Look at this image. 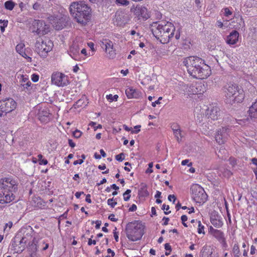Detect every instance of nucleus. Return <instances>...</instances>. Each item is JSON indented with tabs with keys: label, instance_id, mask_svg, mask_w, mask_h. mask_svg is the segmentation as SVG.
<instances>
[{
	"label": "nucleus",
	"instance_id": "f257e3e1",
	"mask_svg": "<svg viewBox=\"0 0 257 257\" xmlns=\"http://www.w3.org/2000/svg\"><path fill=\"white\" fill-rule=\"evenodd\" d=\"M183 64L186 67L188 73L196 79H206L211 73L210 66L199 57L191 56L186 58Z\"/></svg>",
	"mask_w": 257,
	"mask_h": 257
},
{
	"label": "nucleus",
	"instance_id": "f03ea898",
	"mask_svg": "<svg viewBox=\"0 0 257 257\" xmlns=\"http://www.w3.org/2000/svg\"><path fill=\"white\" fill-rule=\"evenodd\" d=\"M154 36L163 44L169 43L175 35V27L168 21L155 23L152 26Z\"/></svg>",
	"mask_w": 257,
	"mask_h": 257
},
{
	"label": "nucleus",
	"instance_id": "7ed1b4c3",
	"mask_svg": "<svg viewBox=\"0 0 257 257\" xmlns=\"http://www.w3.org/2000/svg\"><path fill=\"white\" fill-rule=\"evenodd\" d=\"M69 11L73 19L79 24L85 25L91 19V9L84 2H73Z\"/></svg>",
	"mask_w": 257,
	"mask_h": 257
},
{
	"label": "nucleus",
	"instance_id": "20e7f679",
	"mask_svg": "<svg viewBox=\"0 0 257 257\" xmlns=\"http://www.w3.org/2000/svg\"><path fill=\"white\" fill-rule=\"evenodd\" d=\"M140 223L135 221L127 224L126 227V235L128 239L132 241H136L142 237L144 229Z\"/></svg>",
	"mask_w": 257,
	"mask_h": 257
},
{
	"label": "nucleus",
	"instance_id": "39448f33",
	"mask_svg": "<svg viewBox=\"0 0 257 257\" xmlns=\"http://www.w3.org/2000/svg\"><path fill=\"white\" fill-rule=\"evenodd\" d=\"M53 46V42L46 38H39L37 40L35 45L36 52L43 58L48 56V53L52 50Z\"/></svg>",
	"mask_w": 257,
	"mask_h": 257
},
{
	"label": "nucleus",
	"instance_id": "423d86ee",
	"mask_svg": "<svg viewBox=\"0 0 257 257\" xmlns=\"http://www.w3.org/2000/svg\"><path fill=\"white\" fill-rule=\"evenodd\" d=\"M190 195L192 199L200 205L204 204L208 199V195L204 188L198 184H193L191 186Z\"/></svg>",
	"mask_w": 257,
	"mask_h": 257
},
{
	"label": "nucleus",
	"instance_id": "0eeeda50",
	"mask_svg": "<svg viewBox=\"0 0 257 257\" xmlns=\"http://www.w3.org/2000/svg\"><path fill=\"white\" fill-rule=\"evenodd\" d=\"M17 106V102L11 98L0 100V117L14 110Z\"/></svg>",
	"mask_w": 257,
	"mask_h": 257
},
{
	"label": "nucleus",
	"instance_id": "6e6552de",
	"mask_svg": "<svg viewBox=\"0 0 257 257\" xmlns=\"http://www.w3.org/2000/svg\"><path fill=\"white\" fill-rule=\"evenodd\" d=\"M51 82L53 84L58 87H64L69 84V78L63 73L54 72L51 75Z\"/></svg>",
	"mask_w": 257,
	"mask_h": 257
},
{
	"label": "nucleus",
	"instance_id": "1a4fd4ad",
	"mask_svg": "<svg viewBox=\"0 0 257 257\" xmlns=\"http://www.w3.org/2000/svg\"><path fill=\"white\" fill-rule=\"evenodd\" d=\"M0 189L1 190H18V182L12 176L1 178Z\"/></svg>",
	"mask_w": 257,
	"mask_h": 257
},
{
	"label": "nucleus",
	"instance_id": "9d476101",
	"mask_svg": "<svg viewBox=\"0 0 257 257\" xmlns=\"http://www.w3.org/2000/svg\"><path fill=\"white\" fill-rule=\"evenodd\" d=\"M18 190H2L0 192V204H5L14 201L16 199L15 193Z\"/></svg>",
	"mask_w": 257,
	"mask_h": 257
},
{
	"label": "nucleus",
	"instance_id": "9b49d317",
	"mask_svg": "<svg viewBox=\"0 0 257 257\" xmlns=\"http://www.w3.org/2000/svg\"><path fill=\"white\" fill-rule=\"evenodd\" d=\"M26 240L25 237H22L21 239L16 237L12 240L11 244V250L14 253H21L25 248Z\"/></svg>",
	"mask_w": 257,
	"mask_h": 257
},
{
	"label": "nucleus",
	"instance_id": "f8f14e48",
	"mask_svg": "<svg viewBox=\"0 0 257 257\" xmlns=\"http://www.w3.org/2000/svg\"><path fill=\"white\" fill-rule=\"evenodd\" d=\"M206 115L211 120H217L220 116V110L216 105H210L206 111Z\"/></svg>",
	"mask_w": 257,
	"mask_h": 257
},
{
	"label": "nucleus",
	"instance_id": "ddd939ff",
	"mask_svg": "<svg viewBox=\"0 0 257 257\" xmlns=\"http://www.w3.org/2000/svg\"><path fill=\"white\" fill-rule=\"evenodd\" d=\"M186 90L189 94H198L203 93L205 88L202 83H195L187 86Z\"/></svg>",
	"mask_w": 257,
	"mask_h": 257
},
{
	"label": "nucleus",
	"instance_id": "4468645a",
	"mask_svg": "<svg viewBox=\"0 0 257 257\" xmlns=\"http://www.w3.org/2000/svg\"><path fill=\"white\" fill-rule=\"evenodd\" d=\"M245 97V94L243 89L241 86H239L236 92L233 94V96L231 97L227 101V102L230 104L233 103H240L243 101Z\"/></svg>",
	"mask_w": 257,
	"mask_h": 257
},
{
	"label": "nucleus",
	"instance_id": "2eb2a0df",
	"mask_svg": "<svg viewBox=\"0 0 257 257\" xmlns=\"http://www.w3.org/2000/svg\"><path fill=\"white\" fill-rule=\"evenodd\" d=\"M51 113L47 107H41L38 113V119L42 123H46L51 119Z\"/></svg>",
	"mask_w": 257,
	"mask_h": 257
},
{
	"label": "nucleus",
	"instance_id": "dca6fc26",
	"mask_svg": "<svg viewBox=\"0 0 257 257\" xmlns=\"http://www.w3.org/2000/svg\"><path fill=\"white\" fill-rule=\"evenodd\" d=\"M239 86L236 84L229 83L223 87V93L227 102L231 97L233 96V94L236 92Z\"/></svg>",
	"mask_w": 257,
	"mask_h": 257
},
{
	"label": "nucleus",
	"instance_id": "f3484780",
	"mask_svg": "<svg viewBox=\"0 0 257 257\" xmlns=\"http://www.w3.org/2000/svg\"><path fill=\"white\" fill-rule=\"evenodd\" d=\"M209 231L222 244L223 247H226L227 246L226 239L222 231L214 229L211 226L209 227Z\"/></svg>",
	"mask_w": 257,
	"mask_h": 257
},
{
	"label": "nucleus",
	"instance_id": "a211bd4d",
	"mask_svg": "<svg viewBox=\"0 0 257 257\" xmlns=\"http://www.w3.org/2000/svg\"><path fill=\"white\" fill-rule=\"evenodd\" d=\"M228 136L227 128L222 127L219 128L215 135V140L220 145L223 144Z\"/></svg>",
	"mask_w": 257,
	"mask_h": 257
},
{
	"label": "nucleus",
	"instance_id": "6ab92c4d",
	"mask_svg": "<svg viewBox=\"0 0 257 257\" xmlns=\"http://www.w3.org/2000/svg\"><path fill=\"white\" fill-rule=\"evenodd\" d=\"M33 26L34 28L33 30V32L36 33L38 35H44L46 34V25L43 21L41 20H35Z\"/></svg>",
	"mask_w": 257,
	"mask_h": 257
},
{
	"label": "nucleus",
	"instance_id": "aec40b11",
	"mask_svg": "<svg viewBox=\"0 0 257 257\" xmlns=\"http://www.w3.org/2000/svg\"><path fill=\"white\" fill-rule=\"evenodd\" d=\"M102 47L105 49V52L108 54V57L110 59H113L115 56V52L113 50V46L112 42L109 40L105 39L102 42Z\"/></svg>",
	"mask_w": 257,
	"mask_h": 257
},
{
	"label": "nucleus",
	"instance_id": "412c9836",
	"mask_svg": "<svg viewBox=\"0 0 257 257\" xmlns=\"http://www.w3.org/2000/svg\"><path fill=\"white\" fill-rule=\"evenodd\" d=\"M210 220L211 224L216 228H221L223 225L222 217L216 211L211 213Z\"/></svg>",
	"mask_w": 257,
	"mask_h": 257
},
{
	"label": "nucleus",
	"instance_id": "4be33fe9",
	"mask_svg": "<svg viewBox=\"0 0 257 257\" xmlns=\"http://www.w3.org/2000/svg\"><path fill=\"white\" fill-rule=\"evenodd\" d=\"M125 94L128 99H139L142 96V93L133 87H128L125 89Z\"/></svg>",
	"mask_w": 257,
	"mask_h": 257
},
{
	"label": "nucleus",
	"instance_id": "5701e85b",
	"mask_svg": "<svg viewBox=\"0 0 257 257\" xmlns=\"http://www.w3.org/2000/svg\"><path fill=\"white\" fill-rule=\"evenodd\" d=\"M134 13L139 19H147L149 18L148 9L145 7L137 6L135 9Z\"/></svg>",
	"mask_w": 257,
	"mask_h": 257
},
{
	"label": "nucleus",
	"instance_id": "b1692460",
	"mask_svg": "<svg viewBox=\"0 0 257 257\" xmlns=\"http://www.w3.org/2000/svg\"><path fill=\"white\" fill-rule=\"evenodd\" d=\"M49 21L53 25L56 30H61L63 28L62 18H58L55 16H50L48 18Z\"/></svg>",
	"mask_w": 257,
	"mask_h": 257
},
{
	"label": "nucleus",
	"instance_id": "393cba45",
	"mask_svg": "<svg viewBox=\"0 0 257 257\" xmlns=\"http://www.w3.org/2000/svg\"><path fill=\"white\" fill-rule=\"evenodd\" d=\"M25 49V44L22 42L19 43L16 47L17 52L25 58L27 62H31L32 61V58L26 54Z\"/></svg>",
	"mask_w": 257,
	"mask_h": 257
},
{
	"label": "nucleus",
	"instance_id": "a878e982",
	"mask_svg": "<svg viewBox=\"0 0 257 257\" xmlns=\"http://www.w3.org/2000/svg\"><path fill=\"white\" fill-rule=\"evenodd\" d=\"M20 82L21 86L23 87L24 90L29 91L31 89L32 83L29 80V76L27 75H22Z\"/></svg>",
	"mask_w": 257,
	"mask_h": 257
},
{
	"label": "nucleus",
	"instance_id": "bb28decb",
	"mask_svg": "<svg viewBox=\"0 0 257 257\" xmlns=\"http://www.w3.org/2000/svg\"><path fill=\"white\" fill-rule=\"evenodd\" d=\"M238 32L236 30H233L227 36L226 43L229 45H234L238 42Z\"/></svg>",
	"mask_w": 257,
	"mask_h": 257
},
{
	"label": "nucleus",
	"instance_id": "cd10ccee",
	"mask_svg": "<svg viewBox=\"0 0 257 257\" xmlns=\"http://www.w3.org/2000/svg\"><path fill=\"white\" fill-rule=\"evenodd\" d=\"M70 56L76 61H81L80 59V49L78 46L73 45L69 50Z\"/></svg>",
	"mask_w": 257,
	"mask_h": 257
},
{
	"label": "nucleus",
	"instance_id": "c85d7f7f",
	"mask_svg": "<svg viewBox=\"0 0 257 257\" xmlns=\"http://www.w3.org/2000/svg\"><path fill=\"white\" fill-rule=\"evenodd\" d=\"M248 115L251 118H257V100L253 102L247 111Z\"/></svg>",
	"mask_w": 257,
	"mask_h": 257
},
{
	"label": "nucleus",
	"instance_id": "c756f323",
	"mask_svg": "<svg viewBox=\"0 0 257 257\" xmlns=\"http://www.w3.org/2000/svg\"><path fill=\"white\" fill-rule=\"evenodd\" d=\"M139 195L141 197H147L149 195V193L147 190V186L144 183L141 184L140 188L139 190Z\"/></svg>",
	"mask_w": 257,
	"mask_h": 257
},
{
	"label": "nucleus",
	"instance_id": "7c9ffc66",
	"mask_svg": "<svg viewBox=\"0 0 257 257\" xmlns=\"http://www.w3.org/2000/svg\"><path fill=\"white\" fill-rule=\"evenodd\" d=\"M232 253L234 257H239L241 255V251L239 248V245L237 243L234 244L232 249Z\"/></svg>",
	"mask_w": 257,
	"mask_h": 257
},
{
	"label": "nucleus",
	"instance_id": "2f4dec72",
	"mask_svg": "<svg viewBox=\"0 0 257 257\" xmlns=\"http://www.w3.org/2000/svg\"><path fill=\"white\" fill-rule=\"evenodd\" d=\"M91 55L90 52H87L85 48H83L82 50H80V59H81V61L84 60Z\"/></svg>",
	"mask_w": 257,
	"mask_h": 257
},
{
	"label": "nucleus",
	"instance_id": "473e14b6",
	"mask_svg": "<svg viewBox=\"0 0 257 257\" xmlns=\"http://www.w3.org/2000/svg\"><path fill=\"white\" fill-rule=\"evenodd\" d=\"M212 252L207 247H203L201 251V257H211Z\"/></svg>",
	"mask_w": 257,
	"mask_h": 257
},
{
	"label": "nucleus",
	"instance_id": "72a5a7b5",
	"mask_svg": "<svg viewBox=\"0 0 257 257\" xmlns=\"http://www.w3.org/2000/svg\"><path fill=\"white\" fill-rule=\"evenodd\" d=\"M15 3L11 1H8L5 3V7L7 10L12 11L14 9L15 7Z\"/></svg>",
	"mask_w": 257,
	"mask_h": 257
},
{
	"label": "nucleus",
	"instance_id": "f704fd0d",
	"mask_svg": "<svg viewBox=\"0 0 257 257\" xmlns=\"http://www.w3.org/2000/svg\"><path fill=\"white\" fill-rule=\"evenodd\" d=\"M115 1L117 6H127L130 4L128 0H115Z\"/></svg>",
	"mask_w": 257,
	"mask_h": 257
},
{
	"label": "nucleus",
	"instance_id": "c9c22d12",
	"mask_svg": "<svg viewBox=\"0 0 257 257\" xmlns=\"http://www.w3.org/2000/svg\"><path fill=\"white\" fill-rule=\"evenodd\" d=\"M107 204L111 208H114L115 205L117 204L116 199H114L113 198L108 199L107 200Z\"/></svg>",
	"mask_w": 257,
	"mask_h": 257
},
{
	"label": "nucleus",
	"instance_id": "e433bc0d",
	"mask_svg": "<svg viewBox=\"0 0 257 257\" xmlns=\"http://www.w3.org/2000/svg\"><path fill=\"white\" fill-rule=\"evenodd\" d=\"M198 228H197V232L199 234H204V226L202 224L200 221H198Z\"/></svg>",
	"mask_w": 257,
	"mask_h": 257
},
{
	"label": "nucleus",
	"instance_id": "4c0bfd02",
	"mask_svg": "<svg viewBox=\"0 0 257 257\" xmlns=\"http://www.w3.org/2000/svg\"><path fill=\"white\" fill-rule=\"evenodd\" d=\"M131 193V190L130 189H127L123 194V199L125 201H127L130 199Z\"/></svg>",
	"mask_w": 257,
	"mask_h": 257
},
{
	"label": "nucleus",
	"instance_id": "58836bf2",
	"mask_svg": "<svg viewBox=\"0 0 257 257\" xmlns=\"http://www.w3.org/2000/svg\"><path fill=\"white\" fill-rule=\"evenodd\" d=\"M118 98V96L116 94L113 95L111 94L106 95V98L107 100H109L110 102H112L113 101H117Z\"/></svg>",
	"mask_w": 257,
	"mask_h": 257
},
{
	"label": "nucleus",
	"instance_id": "ea45409f",
	"mask_svg": "<svg viewBox=\"0 0 257 257\" xmlns=\"http://www.w3.org/2000/svg\"><path fill=\"white\" fill-rule=\"evenodd\" d=\"M174 135L176 138L177 141L178 142H180L181 141L182 138L181 130H179L177 131L174 132Z\"/></svg>",
	"mask_w": 257,
	"mask_h": 257
},
{
	"label": "nucleus",
	"instance_id": "a19ab883",
	"mask_svg": "<svg viewBox=\"0 0 257 257\" xmlns=\"http://www.w3.org/2000/svg\"><path fill=\"white\" fill-rule=\"evenodd\" d=\"M82 133L78 130H76L73 133V136L74 138L78 139L82 136Z\"/></svg>",
	"mask_w": 257,
	"mask_h": 257
},
{
	"label": "nucleus",
	"instance_id": "79ce46f5",
	"mask_svg": "<svg viewBox=\"0 0 257 257\" xmlns=\"http://www.w3.org/2000/svg\"><path fill=\"white\" fill-rule=\"evenodd\" d=\"M96 124V122L93 121H91L89 123V125L93 127L94 128V131L97 130V129H101L102 128V125L101 124H98L97 126H95V125Z\"/></svg>",
	"mask_w": 257,
	"mask_h": 257
},
{
	"label": "nucleus",
	"instance_id": "37998d69",
	"mask_svg": "<svg viewBox=\"0 0 257 257\" xmlns=\"http://www.w3.org/2000/svg\"><path fill=\"white\" fill-rule=\"evenodd\" d=\"M162 209L164 210L165 214H169L171 212V211L169 210L170 207L168 205L163 204Z\"/></svg>",
	"mask_w": 257,
	"mask_h": 257
},
{
	"label": "nucleus",
	"instance_id": "c03bdc74",
	"mask_svg": "<svg viewBox=\"0 0 257 257\" xmlns=\"http://www.w3.org/2000/svg\"><path fill=\"white\" fill-rule=\"evenodd\" d=\"M181 221H182V223L183 224V225L187 227L188 226V225H187V224L185 223V222L188 219V217L187 216V215H183L181 217Z\"/></svg>",
	"mask_w": 257,
	"mask_h": 257
},
{
	"label": "nucleus",
	"instance_id": "a18cd8bd",
	"mask_svg": "<svg viewBox=\"0 0 257 257\" xmlns=\"http://www.w3.org/2000/svg\"><path fill=\"white\" fill-rule=\"evenodd\" d=\"M171 128L173 133L180 130L179 125L177 123H174L171 125Z\"/></svg>",
	"mask_w": 257,
	"mask_h": 257
},
{
	"label": "nucleus",
	"instance_id": "49530a36",
	"mask_svg": "<svg viewBox=\"0 0 257 257\" xmlns=\"http://www.w3.org/2000/svg\"><path fill=\"white\" fill-rule=\"evenodd\" d=\"M115 159L119 162H121L124 159L123 153H120L115 156Z\"/></svg>",
	"mask_w": 257,
	"mask_h": 257
},
{
	"label": "nucleus",
	"instance_id": "de8ad7c7",
	"mask_svg": "<svg viewBox=\"0 0 257 257\" xmlns=\"http://www.w3.org/2000/svg\"><path fill=\"white\" fill-rule=\"evenodd\" d=\"M39 79V76L36 74H33L32 75L31 79L34 82H36L38 81Z\"/></svg>",
	"mask_w": 257,
	"mask_h": 257
},
{
	"label": "nucleus",
	"instance_id": "09e8293b",
	"mask_svg": "<svg viewBox=\"0 0 257 257\" xmlns=\"http://www.w3.org/2000/svg\"><path fill=\"white\" fill-rule=\"evenodd\" d=\"M224 15L226 17H228L231 15H232V13L228 8H225L224 9Z\"/></svg>",
	"mask_w": 257,
	"mask_h": 257
},
{
	"label": "nucleus",
	"instance_id": "8fccbe9b",
	"mask_svg": "<svg viewBox=\"0 0 257 257\" xmlns=\"http://www.w3.org/2000/svg\"><path fill=\"white\" fill-rule=\"evenodd\" d=\"M141 126L140 125H136L135 126V130L134 131H132V134H138L139 133L141 130H140V128H141Z\"/></svg>",
	"mask_w": 257,
	"mask_h": 257
},
{
	"label": "nucleus",
	"instance_id": "3c124183",
	"mask_svg": "<svg viewBox=\"0 0 257 257\" xmlns=\"http://www.w3.org/2000/svg\"><path fill=\"white\" fill-rule=\"evenodd\" d=\"M189 160H187V159L184 160L182 161L181 165L183 166L188 165V166H191L192 165V163L190 162L189 163Z\"/></svg>",
	"mask_w": 257,
	"mask_h": 257
},
{
	"label": "nucleus",
	"instance_id": "603ef678",
	"mask_svg": "<svg viewBox=\"0 0 257 257\" xmlns=\"http://www.w3.org/2000/svg\"><path fill=\"white\" fill-rule=\"evenodd\" d=\"M116 228L115 227V229L113 230V236H114V238L115 240V241L116 242H118V232L116 231Z\"/></svg>",
	"mask_w": 257,
	"mask_h": 257
},
{
	"label": "nucleus",
	"instance_id": "864d4df0",
	"mask_svg": "<svg viewBox=\"0 0 257 257\" xmlns=\"http://www.w3.org/2000/svg\"><path fill=\"white\" fill-rule=\"evenodd\" d=\"M153 166V164L152 162L149 164V168L146 170L147 173H151L153 172L152 167Z\"/></svg>",
	"mask_w": 257,
	"mask_h": 257
},
{
	"label": "nucleus",
	"instance_id": "5fc2aeb1",
	"mask_svg": "<svg viewBox=\"0 0 257 257\" xmlns=\"http://www.w3.org/2000/svg\"><path fill=\"white\" fill-rule=\"evenodd\" d=\"M168 199L170 201H172L173 203H175L176 197L174 195H169Z\"/></svg>",
	"mask_w": 257,
	"mask_h": 257
},
{
	"label": "nucleus",
	"instance_id": "6e6d98bb",
	"mask_svg": "<svg viewBox=\"0 0 257 257\" xmlns=\"http://www.w3.org/2000/svg\"><path fill=\"white\" fill-rule=\"evenodd\" d=\"M108 219L112 221L116 222L117 221V219L115 218V215L113 214H111L108 216Z\"/></svg>",
	"mask_w": 257,
	"mask_h": 257
},
{
	"label": "nucleus",
	"instance_id": "4d7b16f0",
	"mask_svg": "<svg viewBox=\"0 0 257 257\" xmlns=\"http://www.w3.org/2000/svg\"><path fill=\"white\" fill-rule=\"evenodd\" d=\"M137 209V206L136 204H133L132 205V206L130 207L129 208V211H132V212H133V211H136Z\"/></svg>",
	"mask_w": 257,
	"mask_h": 257
},
{
	"label": "nucleus",
	"instance_id": "13d9d810",
	"mask_svg": "<svg viewBox=\"0 0 257 257\" xmlns=\"http://www.w3.org/2000/svg\"><path fill=\"white\" fill-rule=\"evenodd\" d=\"M256 250V249L255 248V247L253 245H251L250 251V254L253 255V254H255Z\"/></svg>",
	"mask_w": 257,
	"mask_h": 257
},
{
	"label": "nucleus",
	"instance_id": "bf43d9fd",
	"mask_svg": "<svg viewBox=\"0 0 257 257\" xmlns=\"http://www.w3.org/2000/svg\"><path fill=\"white\" fill-rule=\"evenodd\" d=\"M163 220L164 221V222L163 223V225H167L168 224L169 218L167 217H164L163 218Z\"/></svg>",
	"mask_w": 257,
	"mask_h": 257
},
{
	"label": "nucleus",
	"instance_id": "052dcab7",
	"mask_svg": "<svg viewBox=\"0 0 257 257\" xmlns=\"http://www.w3.org/2000/svg\"><path fill=\"white\" fill-rule=\"evenodd\" d=\"M96 243L95 240H92L91 238H89L88 241V245H91L92 244L95 245Z\"/></svg>",
	"mask_w": 257,
	"mask_h": 257
},
{
	"label": "nucleus",
	"instance_id": "680f3d73",
	"mask_svg": "<svg viewBox=\"0 0 257 257\" xmlns=\"http://www.w3.org/2000/svg\"><path fill=\"white\" fill-rule=\"evenodd\" d=\"M68 144L69 146L72 148H74L76 146L75 143H74L71 139L68 140Z\"/></svg>",
	"mask_w": 257,
	"mask_h": 257
},
{
	"label": "nucleus",
	"instance_id": "e2e57ef3",
	"mask_svg": "<svg viewBox=\"0 0 257 257\" xmlns=\"http://www.w3.org/2000/svg\"><path fill=\"white\" fill-rule=\"evenodd\" d=\"M40 5L38 3H35L33 6V8L35 10H38L40 9Z\"/></svg>",
	"mask_w": 257,
	"mask_h": 257
},
{
	"label": "nucleus",
	"instance_id": "0e129e2a",
	"mask_svg": "<svg viewBox=\"0 0 257 257\" xmlns=\"http://www.w3.org/2000/svg\"><path fill=\"white\" fill-rule=\"evenodd\" d=\"M83 163V159H79L73 162V164L74 165H76L77 164H81Z\"/></svg>",
	"mask_w": 257,
	"mask_h": 257
},
{
	"label": "nucleus",
	"instance_id": "69168bd1",
	"mask_svg": "<svg viewBox=\"0 0 257 257\" xmlns=\"http://www.w3.org/2000/svg\"><path fill=\"white\" fill-rule=\"evenodd\" d=\"M165 248L166 250L170 251V252L172 250L171 246L169 243H166L165 244Z\"/></svg>",
	"mask_w": 257,
	"mask_h": 257
},
{
	"label": "nucleus",
	"instance_id": "338daca9",
	"mask_svg": "<svg viewBox=\"0 0 257 257\" xmlns=\"http://www.w3.org/2000/svg\"><path fill=\"white\" fill-rule=\"evenodd\" d=\"M95 228L96 229H99L100 227V225L101 224V221L100 220H97L95 222Z\"/></svg>",
	"mask_w": 257,
	"mask_h": 257
},
{
	"label": "nucleus",
	"instance_id": "774afa93",
	"mask_svg": "<svg viewBox=\"0 0 257 257\" xmlns=\"http://www.w3.org/2000/svg\"><path fill=\"white\" fill-rule=\"evenodd\" d=\"M107 252L108 254H110L111 256L112 257H113V256H114L115 255V252L112 250H111V249H110V248H108L107 249Z\"/></svg>",
	"mask_w": 257,
	"mask_h": 257
}]
</instances>
